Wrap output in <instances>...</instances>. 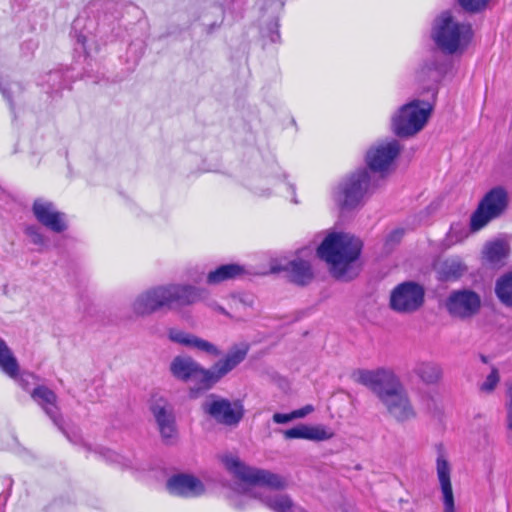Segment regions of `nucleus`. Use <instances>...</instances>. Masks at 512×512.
<instances>
[{"instance_id":"obj_1","label":"nucleus","mask_w":512,"mask_h":512,"mask_svg":"<svg viewBox=\"0 0 512 512\" xmlns=\"http://www.w3.org/2000/svg\"><path fill=\"white\" fill-rule=\"evenodd\" d=\"M352 377L357 383L370 389L397 422L404 423L416 417L406 388L392 370L357 369Z\"/></svg>"},{"instance_id":"obj_2","label":"nucleus","mask_w":512,"mask_h":512,"mask_svg":"<svg viewBox=\"0 0 512 512\" xmlns=\"http://www.w3.org/2000/svg\"><path fill=\"white\" fill-rule=\"evenodd\" d=\"M248 354V346H234L210 368L203 367L189 355L175 356L169 365L171 375L178 381H196L198 391H208L241 364Z\"/></svg>"},{"instance_id":"obj_3","label":"nucleus","mask_w":512,"mask_h":512,"mask_svg":"<svg viewBox=\"0 0 512 512\" xmlns=\"http://www.w3.org/2000/svg\"><path fill=\"white\" fill-rule=\"evenodd\" d=\"M209 291L187 283H169L159 285L141 293L133 302L135 314L144 316L162 309H174L192 306L209 299Z\"/></svg>"},{"instance_id":"obj_4","label":"nucleus","mask_w":512,"mask_h":512,"mask_svg":"<svg viewBox=\"0 0 512 512\" xmlns=\"http://www.w3.org/2000/svg\"><path fill=\"white\" fill-rule=\"evenodd\" d=\"M473 37L471 24L461 21L450 9L440 11L431 20L429 38L435 49L445 56L462 55Z\"/></svg>"},{"instance_id":"obj_5","label":"nucleus","mask_w":512,"mask_h":512,"mask_svg":"<svg viewBox=\"0 0 512 512\" xmlns=\"http://www.w3.org/2000/svg\"><path fill=\"white\" fill-rule=\"evenodd\" d=\"M380 185L366 168H358L341 178L332 190V198L342 212H351L362 207Z\"/></svg>"},{"instance_id":"obj_6","label":"nucleus","mask_w":512,"mask_h":512,"mask_svg":"<svg viewBox=\"0 0 512 512\" xmlns=\"http://www.w3.org/2000/svg\"><path fill=\"white\" fill-rule=\"evenodd\" d=\"M429 100L412 99L398 107L390 117V131L398 138L414 137L424 129L434 110Z\"/></svg>"},{"instance_id":"obj_7","label":"nucleus","mask_w":512,"mask_h":512,"mask_svg":"<svg viewBox=\"0 0 512 512\" xmlns=\"http://www.w3.org/2000/svg\"><path fill=\"white\" fill-rule=\"evenodd\" d=\"M70 34L76 39V50L89 54L92 43L106 44L119 35V23L114 15L105 14L97 21L78 17L72 24Z\"/></svg>"},{"instance_id":"obj_8","label":"nucleus","mask_w":512,"mask_h":512,"mask_svg":"<svg viewBox=\"0 0 512 512\" xmlns=\"http://www.w3.org/2000/svg\"><path fill=\"white\" fill-rule=\"evenodd\" d=\"M362 250V241L350 234H328L317 248V256L332 266L349 265L356 261Z\"/></svg>"},{"instance_id":"obj_9","label":"nucleus","mask_w":512,"mask_h":512,"mask_svg":"<svg viewBox=\"0 0 512 512\" xmlns=\"http://www.w3.org/2000/svg\"><path fill=\"white\" fill-rule=\"evenodd\" d=\"M451 64L437 55L422 59L414 70V82L421 95L430 94V102L435 104L439 92V84L445 78Z\"/></svg>"},{"instance_id":"obj_10","label":"nucleus","mask_w":512,"mask_h":512,"mask_svg":"<svg viewBox=\"0 0 512 512\" xmlns=\"http://www.w3.org/2000/svg\"><path fill=\"white\" fill-rule=\"evenodd\" d=\"M223 463L226 469L235 477L255 486L254 490L266 488L279 490L285 487V480L280 475L268 470L249 467L237 457L225 456Z\"/></svg>"},{"instance_id":"obj_11","label":"nucleus","mask_w":512,"mask_h":512,"mask_svg":"<svg viewBox=\"0 0 512 512\" xmlns=\"http://www.w3.org/2000/svg\"><path fill=\"white\" fill-rule=\"evenodd\" d=\"M508 203V194L503 187L490 189L470 217L471 231H479L490 221L500 217L507 209Z\"/></svg>"},{"instance_id":"obj_12","label":"nucleus","mask_w":512,"mask_h":512,"mask_svg":"<svg viewBox=\"0 0 512 512\" xmlns=\"http://www.w3.org/2000/svg\"><path fill=\"white\" fill-rule=\"evenodd\" d=\"M201 408L216 423L228 427L238 426L245 414L240 400L230 401L216 394L208 395Z\"/></svg>"},{"instance_id":"obj_13","label":"nucleus","mask_w":512,"mask_h":512,"mask_svg":"<svg viewBox=\"0 0 512 512\" xmlns=\"http://www.w3.org/2000/svg\"><path fill=\"white\" fill-rule=\"evenodd\" d=\"M401 150L402 146L396 139L374 145L365 154L366 166L364 168L369 171V175L378 178L381 184Z\"/></svg>"},{"instance_id":"obj_14","label":"nucleus","mask_w":512,"mask_h":512,"mask_svg":"<svg viewBox=\"0 0 512 512\" xmlns=\"http://www.w3.org/2000/svg\"><path fill=\"white\" fill-rule=\"evenodd\" d=\"M150 411L157 424L162 442L167 446L176 445L179 432L174 406L164 397H154L150 403Z\"/></svg>"},{"instance_id":"obj_15","label":"nucleus","mask_w":512,"mask_h":512,"mask_svg":"<svg viewBox=\"0 0 512 512\" xmlns=\"http://www.w3.org/2000/svg\"><path fill=\"white\" fill-rule=\"evenodd\" d=\"M424 288L413 281L397 285L390 295V307L398 313H413L424 304Z\"/></svg>"},{"instance_id":"obj_16","label":"nucleus","mask_w":512,"mask_h":512,"mask_svg":"<svg viewBox=\"0 0 512 512\" xmlns=\"http://www.w3.org/2000/svg\"><path fill=\"white\" fill-rule=\"evenodd\" d=\"M445 308L453 318L467 320L480 311L481 297L471 289L453 290L445 301Z\"/></svg>"},{"instance_id":"obj_17","label":"nucleus","mask_w":512,"mask_h":512,"mask_svg":"<svg viewBox=\"0 0 512 512\" xmlns=\"http://www.w3.org/2000/svg\"><path fill=\"white\" fill-rule=\"evenodd\" d=\"M30 395L70 442L77 444L81 441V437L77 432H69L64 428L63 418L57 405L58 397L54 391L49 389L47 386L36 385L31 390Z\"/></svg>"},{"instance_id":"obj_18","label":"nucleus","mask_w":512,"mask_h":512,"mask_svg":"<svg viewBox=\"0 0 512 512\" xmlns=\"http://www.w3.org/2000/svg\"><path fill=\"white\" fill-rule=\"evenodd\" d=\"M286 180V174L281 167L273 162L261 171L245 180V186L256 196L268 198L272 195V187L278 182Z\"/></svg>"},{"instance_id":"obj_19","label":"nucleus","mask_w":512,"mask_h":512,"mask_svg":"<svg viewBox=\"0 0 512 512\" xmlns=\"http://www.w3.org/2000/svg\"><path fill=\"white\" fill-rule=\"evenodd\" d=\"M165 487L170 495L185 499L198 498L206 492L205 485L199 478L183 472L171 475Z\"/></svg>"},{"instance_id":"obj_20","label":"nucleus","mask_w":512,"mask_h":512,"mask_svg":"<svg viewBox=\"0 0 512 512\" xmlns=\"http://www.w3.org/2000/svg\"><path fill=\"white\" fill-rule=\"evenodd\" d=\"M32 212L41 225L54 233H62L68 228L65 213L58 211L55 204L49 200L35 199Z\"/></svg>"},{"instance_id":"obj_21","label":"nucleus","mask_w":512,"mask_h":512,"mask_svg":"<svg viewBox=\"0 0 512 512\" xmlns=\"http://www.w3.org/2000/svg\"><path fill=\"white\" fill-rule=\"evenodd\" d=\"M436 472L443 495L444 512H455L454 494L451 484V467L443 453L436 459Z\"/></svg>"},{"instance_id":"obj_22","label":"nucleus","mask_w":512,"mask_h":512,"mask_svg":"<svg viewBox=\"0 0 512 512\" xmlns=\"http://www.w3.org/2000/svg\"><path fill=\"white\" fill-rule=\"evenodd\" d=\"M168 337L172 342L195 348L209 356L219 357L222 351L213 343L179 329H170Z\"/></svg>"},{"instance_id":"obj_23","label":"nucleus","mask_w":512,"mask_h":512,"mask_svg":"<svg viewBox=\"0 0 512 512\" xmlns=\"http://www.w3.org/2000/svg\"><path fill=\"white\" fill-rule=\"evenodd\" d=\"M272 271H285L293 283L302 286L308 284L313 279L310 263L301 258L289 261L285 266H274Z\"/></svg>"},{"instance_id":"obj_24","label":"nucleus","mask_w":512,"mask_h":512,"mask_svg":"<svg viewBox=\"0 0 512 512\" xmlns=\"http://www.w3.org/2000/svg\"><path fill=\"white\" fill-rule=\"evenodd\" d=\"M246 6L247 0H224L221 6H212L211 9L219 11L220 21L209 23L207 32L211 33L215 28L220 27L225 18H230L232 22L243 18Z\"/></svg>"},{"instance_id":"obj_25","label":"nucleus","mask_w":512,"mask_h":512,"mask_svg":"<svg viewBox=\"0 0 512 512\" xmlns=\"http://www.w3.org/2000/svg\"><path fill=\"white\" fill-rule=\"evenodd\" d=\"M68 70L54 69L42 76L39 85L52 99L60 96L61 92L69 88L70 78L66 75Z\"/></svg>"},{"instance_id":"obj_26","label":"nucleus","mask_w":512,"mask_h":512,"mask_svg":"<svg viewBox=\"0 0 512 512\" xmlns=\"http://www.w3.org/2000/svg\"><path fill=\"white\" fill-rule=\"evenodd\" d=\"M246 274L249 273L243 265L236 263L223 264L207 274L206 282L209 285H217L227 280L241 278Z\"/></svg>"},{"instance_id":"obj_27","label":"nucleus","mask_w":512,"mask_h":512,"mask_svg":"<svg viewBox=\"0 0 512 512\" xmlns=\"http://www.w3.org/2000/svg\"><path fill=\"white\" fill-rule=\"evenodd\" d=\"M255 498L259 497L261 502L268 508L275 512H289L292 507L291 499L284 494L271 493V492H256L253 490L249 491Z\"/></svg>"},{"instance_id":"obj_28","label":"nucleus","mask_w":512,"mask_h":512,"mask_svg":"<svg viewBox=\"0 0 512 512\" xmlns=\"http://www.w3.org/2000/svg\"><path fill=\"white\" fill-rule=\"evenodd\" d=\"M413 373L427 385L438 383L442 377L441 367L432 361L417 362L413 368Z\"/></svg>"},{"instance_id":"obj_29","label":"nucleus","mask_w":512,"mask_h":512,"mask_svg":"<svg viewBox=\"0 0 512 512\" xmlns=\"http://www.w3.org/2000/svg\"><path fill=\"white\" fill-rule=\"evenodd\" d=\"M466 271L461 260L451 258L443 261L438 269V278L441 281H454L459 279Z\"/></svg>"},{"instance_id":"obj_30","label":"nucleus","mask_w":512,"mask_h":512,"mask_svg":"<svg viewBox=\"0 0 512 512\" xmlns=\"http://www.w3.org/2000/svg\"><path fill=\"white\" fill-rule=\"evenodd\" d=\"M0 369L9 377L19 376V364L6 342L0 337Z\"/></svg>"},{"instance_id":"obj_31","label":"nucleus","mask_w":512,"mask_h":512,"mask_svg":"<svg viewBox=\"0 0 512 512\" xmlns=\"http://www.w3.org/2000/svg\"><path fill=\"white\" fill-rule=\"evenodd\" d=\"M0 369L9 377L19 376V364L6 342L0 337Z\"/></svg>"},{"instance_id":"obj_32","label":"nucleus","mask_w":512,"mask_h":512,"mask_svg":"<svg viewBox=\"0 0 512 512\" xmlns=\"http://www.w3.org/2000/svg\"><path fill=\"white\" fill-rule=\"evenodd\" d=\"M0 369L9 377L19 376V364L6 342L0 337Z\"/></svg>"},{"instance_id":"obj_33","label":"nucleus","mask_w":512,"mask_h":512,"mask_svg":"<svg viewBox=\"0 0 512 512\" xmlns=\"http://www.w3.org/2000/svg\"><path fill=\"white\" fill-rule=\"evenodd\" d=\"M495 294L502 304L512 307V271L503 274L497 279Z\"/></svg>"},{"instance_id":"obj_34","label":"nucleus","mask_w":512,"mask_h":512,"mask_svg":"<svg viewBox=\"0 0 512 512\" xmlns=\"http://www.w3.org/2000/svg\"><path fill=\"white\" fill-rule=\"evenodd\" d=\"M485 257L490 263H499L508 254V246L503 241H494L485 247Z\"/></svg>"},{"instance_id":"obj_35","label":"nucleus","mask_w":512,"mask_h":512,"mask_svg":"<svg viewBox=\"0 0 512 512\" xmlns=\"http://www.w3.org/2000/svg\"><path fill=\"white\" fill-rule=\"evenodd\" d=\"M94 453L98 455L100 458L105 460L108 463L117 464L121 467H130L131 462L129 459L124 456L118 454L117 452L102 446H97L94 450Z\"/></svg>"},{"instance_id":"obj_36","label":"nucleus","mask_w":512,"mask_h":512,"mask_svg":"<svg viewBox=\"0 0 512 512\" xmlns=\"http://www.w3.org/2000/svg\"><path fill=\"white\" fill-rule=\"evenodd\" d=\"M24 234L29 238L30 242L38 246V251H42L47 247V238L41 232V228L37 225H27L24 228Z\"/></svg>"},{"instance_id":"obj_37","label":"nucleus","mask_w":512,"mask_h":512,"mask_svg":"<svg viewBox=\"0 0 512 512\" xmlns=\"http://www.w3.org/2000/svg\"><path fill=\"white\" fill-rule=\"evenodd\" d=\"M334 436V432L324 425L308 426L307 440L325 441Z\"/></svg>"},{"instance_id":"obj_38","label":"nucleus","mask_w":512,"mask_h":512,"mask_svg":"<svg viewBox=\"0 0 512 512\" xmlns=\"http://www.w3.org/2000/svg\"><path fill=\"white\" fill-rule=\"evenodd\" d=\"M279 19L277 16H273L271 21L267 24V26L262 30V34L264 37L269 38L272 43H279L281 40V35L279 31Z\"/></svg>"},{"instance_id":"obj_39","label":"nucleus","mask_w":512,"mask_h":512,"mask_svg":"<svg viewBox=\"0 0 512 512\" xmlns=\"http://www.w3.org/2000/svg\"><path fill=\"white\" fill-rule=\"evenodd\" d=\"M490 0H457L459 6L467 13H479L483 11Z\"/></svg>"},{"instance_id":"obj_40","label":"nucleus","mask_w":512,"mask_h":512,"mask_svg":"<svg viewBox=\"0 0 512 512\" xmlns=\"http://www.w3.org/2000/svg\"><path fill=\"white\" fill-rule=\"evenodd\" d=\"M21 91L22 87L17 82H11L7 84H3L2 82H0V92L2 93L3 97L8 101L12 112H14L12 94L16 92L20 93Z\"/></svg>"},{"instance_id":"obj_41","label":"nucleus","mask_w":512,"mask_h":512,"mask_svg":"<svg viewBox=\"0 0 512 512\" xmlns=\"http://www.w3.org/2000/svg\"><path fill=\"white\" fill-rule=\"evenodd\" d=\"M283 434L286 439H307L308 425L299 424L283 431Z\"/></svg>"},{"instance_id":"obj_42","label":"nucleus","mask_w":512,"mask_h":512,"mask_svg":"<svg viewBox=\"0 0 512 512\" xmlns=\"http://www.w3.org/2000/svg\"><path fill=\"white\" fill-rule=\"evenodd\" d=\"M498 382H499L498 370L493 368L491 370L490 374L484 380V382L480 385V390L482 392L490 393L495 389Z\"/></svg>"},{"instance_id":"obj_43","label":"nucleus","mask_w":512,"mask_h":512,"mask_svg":"<svg viewBox=\"0 0 512 512\" xmlns=\"http://www.w3.org/2000/svg\"><path fill=\"white\" fill-rule=\"evenodd\" d=\"M467 236L466 228L460 223H454L450 227L448 237L451 241L458 242Z\"/></svg>"},{"instance_id":"obj_44","label":"nucleus","mask_w":512,"mask_h":512,"mask_svg":"<svg viewBox=\"0 0 512 512\" xmlns=\"http://www.w3.org/2000/svg\"><path fill=\"white\" fill-rule=\"evenodd\" d=\"M15 380H17L19 384L23 387V389H25L28 392H31V390L33 389L30 387L31 385H34V387L38 385L37 377L31 373H23L19 376V378L17 377Z\"/></svg>"},{"instance_id":"obj_45","label":"nucleus","mask_w":512,"mask_h":512,"mask_svg":"<svg viewBox=\"0 0 512 512\" xmlns=\"http://www.w3.org/2000/svg\"><path fill=\"white\" fill-rule=\"evenodd\" d=\"M259 5L262 10L271 8L273 12H279L284 7V0H259Z\"/></svg>"},{"instance_id":"obj_46","label":"nucleus","mask_w":512,"mask_h":512,"mask_svg":"<svg viewBox=\"0 0 512 512\" xmlns=\"http://www.w3.org/2000/svg\"><path fill=\"white\" fill-rule=\"evenodd\" d=\"M509 404H508V429H509V440L512 443V384L508 388Z\"/></svg>"},{"instance_id":"obj_47","label":"nucleus","mask_w":512,"mask_h":512,"mask_svg":"<svg viewBox=\"0 0 512 512\" xmlns=\"http://www.w3.org/2000/svg\"><path fill=\"white\" fill-rule=\"evenodd\" d=\"M294 420L293 411L291 413H275L273 421L277 424H286Z\"/></svg>"},{"instance_id":"obj_48","label":"nucleus","mask_w":512,"mask_h":512,"mask_svg":"<svg viewBox=\"0 0 512 512\" xmlns=\"http://www.w3.org/2000/svg\"><path fill=\"white\" fill-rule=\"evenodd\" d=\"M313 410H314V407L312 405H306L300 409L294 410L293 411L294 419L304 418L309 413H311Z\"/></svg>"},{"instance_id":"obj_49","label":"nucleus","mask_w":512,"mask_h":512,"mask_svg":"<svg viewBox=\"0 0 512 512\" xmlns=\"http://www.w3.org/2000/svg\"><path fill=\"white\" fill-rule=\"evenodd\" d=\"M404 235L403 229H395L387 236V243H398Z\"/></svg>"},{"instance_id":"obj_50","label":"nucleus","mask_w":512,"mask_h":512,"mask_svg":"<svg viewBox=\"0 0 512 512\" xmlns=\"http://www.w3.org/2000/svg\"><path fill=\"white\" fill-rule=\"evenodd\" d=\"M6 483H7V486H8V491L6 492H2L0 494V506L1 505H5L9 496H10V491H11V488H12V485H13V480L11 478H6L5 479Z\"/></svg>"},{"instance_id":"obj_51","label":"nucleus","mask_w":512,"mask_h":512,"mask_svg":"<svg viewBox=\"0 0 512 512\" xmlns=\"http://www.w3.org/2000/svg\"><path fill=\"white\" fill-rule=\"evenodd\" d=\"M247 495L237 496L235 499L231 500V505L236 509H242L245 505V499Z\"/></svg>"},{"instance_id":"obj_52","label":"nucleus","mask_w":512,"mask_h":512,"mask_svg":"<svg viewBox=\"0 0 512 512\" xmlns=\"http://www.w3.org/2000/svg\"><path fill=\"white\" fill-rule=\"evenodd\" d=\"M208 305L213 307L214 309H216L217 311H219L222 314H226L227 313L226 310L222 306H220V305H218V304H216L214 302L208 303Z\"/></svg>"},{"instance_id":"obj_53","label":"nucleus","mask_w":512,"mask_h":512,"mask_svg":"<svg viewBox=\"0 0 512 512\" xmlns=\"http://www.w3.org/2000/svg\"><path fill=\"white\" fill-rule=\"evenodd\" d=\"M285 186H286V189H287L288 193H290L291 195H295V186H294V184L286 182Z\"/></svg>"},{"instance_id":"obj_54","label":"nucleus","mask_w":512,"mask_h":512,"mask_svg":"<svg viewBox=\"0 0 512 512\" xmlns=\"http://www.w3.org/2000/svg\"><path fill=\"white\" fill-rule=\"evenodd\" d=\"M481 360H482L484 363H486V362H487V359H486V357H485V356H481Z\"/></svg>"},{"instance_id":"obj_55","label":"nucleus","mask_w":512,"mask_h":512,"mask_svg":"<svg viewBox=\"0 0 512 512\" xmlns=\"http://www.w3.org/2000/svg\"><path fill=\"white\" fill-rule=\"evenodd\" d=\"M85 447H86L89 451H91V447H90L89 445H85Z\"/></svg>"}]
</instances>
